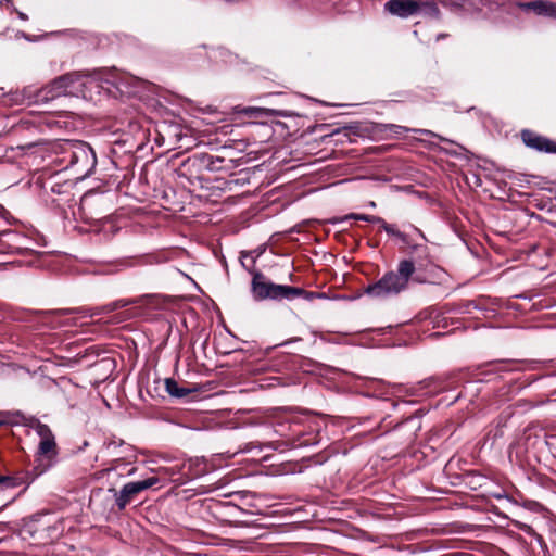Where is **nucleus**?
I'll use <instances>...</instances> for the list:
<instances>
[{
  "label": "nucleus",
  "instance_id": "obj_1",
  "mask_svg": "<svg viewBox=\"0 0 556 556\" xmlns=\"http://www.w3.org/2000/svg\"><path fill=\"white\" fill-rule=\"evenodd\" d=\"M414 273V263L409 260H403L399 263L396 271H389L377 282L368 285L365 292L370 296L379 299L396 295L406 289Z\"/></svg>",
  "mask_w": 556,
  "mask_h": 556
},
{
  "label": "nucleus",
  "instance_id": "obj_2",
  "mask_svg": "<svg viewBox=\"0 0 556 556\" xmlns=\"http://www.w3.org/2000/svg\"><path fill=\"white\" fill-rule=\"evenodd\" d=\"M88 76L81 73H68L56 79L51 85L41 90L42 98H58L61 96H85L84 88L86 86Z\"/></svg>",
  "mask_w": 556,
  "mask_h": 556
},
{
  "label": "nucleus",
  "instance_id": "obj_3",
  "mask_svg": "<svg viewBox=\"0 0 556 556\" xmlns=\"http://www.w3.org/2000/svg\"><path fill=\"white\" fill-rule=\"evenodd\" d=\"M252 289L255 299L265 300H280L290 299V294L299 293L294 287L276 285L265 280V277L261 273H256L253 276Z\"/></svg>",
  "mask_w": 556,
  "mask_h": 556
},
{
  "label": "nucleus",
  "instance_id": "obj_4",
  "mask_svg": "<svg viewBox=\"0 0 556 556\" xmlns=\"http://www.w3.org/2000/svg\"><path fill=\"white\" fill-rule=\"evenodd\" d=\"M157 477H150L141 481L126 483L119 493L115 494V503L123 510L140 492L159 483Z\"/></svg>",
  "mask_w": 556,
  "mask_h": 556
},
{
  "label": "nucleus",
  "instance_id": "obj_5",
  "mask_svg": "<svg viewBox=\"0 0 556 556\" xmlns=\"http://www.w3.org/2000/svg\"><path fill=\"white\" fill-rule=\"evenodd\" d=\"M64 153L70 154V162L72 164L78 163L80 161H88L91 156L94 159V154L92 149L80 141H65L63 144H59Z\"/></svg>",
  "mask_w": 556,
  "mask_h": 556
},
{
  "label": "nucleus",
  "instance_id": "obj_6",
  "mask_svg": "<svg viewBox=\"0 0 556 556\" xmlns=\"http://www.w3.org/2000/svg\"><path fill=\"white\" fill-rule=\"evenodd\" d=\"M384 8L393 15L408 17L418 12L419 4L414 0H390L386 2Z\"/></svg>",
  "mask_w": 556,
  "mask_h": 556
},
{
  "label": "nucleus",
  "instance_id": "obj_7",
  "mask_svg": "<svg viewBox=\"0 0 556 556\" xmlns=\"http://www.w3.org/2000/svg\"><path fill=\"white\" fill-rule=\"evenodd\" d=\"M37 437H39V443L37 452H60L55 435L51 429L37 420Z\"/></svg>",
  "mask_w": 556,
  "mask_h": 556
},
{
  "label": "nucleus",
  "instance_id": "obj_8",
  "mask_svg": "<svg viewBox=\"0 0 556 556\" xmlns=\"http://www.w3.org/2000/svg\"><path fill=\"white\" fill-rule=\"evenodd\" d=\"M522 140L523 142L533 149H536L539 151H552V142L530 130H523L522 131Z\"/></svg>",
  "mask_w": 556,
  "mask_h": 556
},
{
  "label": "nucleus",
  "instance_id": "obj_9",
  "mask_svg": "<svg viewBox=\"0 0 556 556\" xmlns=\"http://www.w3.org/2000/svg\"><path fill=\"white\" fill-rule=\"evenodd\" d=\"M59 460V452H37V477L53 468Z\"/></svg>",
  "mask_w": 556,
  "mask_h": 556
},
{
  "label": "nucleus",
  "instance_id": "obj_10",
  "mask_svg": "<svg viewBox=\"0 0 556 556\" xmlns=\"http://www.w3.org/2000/svg\"><path fill=\"white\" fill-rule=\"evenodd\" d=\"M521 7L525 9H531L536 14H540V15H547V16L556 17V4H553L551 2L535 0V1L523 3V4H521Z\"/></svg>",
  "mask_w": 556,
  "mask_h": 556
},
{
  "label": "nucleus",
  "instance_id": "obj_11",
  "mask_svg": "<svg viewBox=\"0 0 556 556\" xmlns=\"http://www.w3.org/2000/svg\"><path fill=\"white\" fill-rule=\"evenodd\" d=\"M166 392L177 399H182L189 395L193 390L188 388L179 387L177 381L173 378H166L164 381Z\"/></svg>",
  "mask_w": 556,
  "mask_h": 556
},
{
  "label": "nucleus",
  "instance_id": "obj_12",
  "mask_svg": "<svg viewBox=\"0 0 556 556\" xmlns=\"http://www.w3.org/2000/svg\"><path fill=\"white\" fill-rule=\"evenodd\" d=\"M381 228L388 233V235H391V236H394L396 238H399L401 241L403 242H406L407 239H406V236L401 232L396 227L395 225H391V224H388L386 223L382 218H381V222H379Z\"/></svg>",
  "mask_w": 556,
  "mask_h": 556
},
{
  "label": "nucleus",
  "instance_id": "obj_13",
  "mask_svg": "<svg viewBox=\"0 0 556 556\" xmlns=\"http://www.w3.org/2000/svg\"><path fill=\"white\" fill-rule=\"evenodd\" d=\"M20 484H22V479L20 478L0 475V490L15 488Z\"/></svg>",
  "mask_w": 556,
  "mask_h": 556
},
{
  "label": "nucleus",
  "instance_id": "obj_14",
  "mask_svg": "<svg viewBox=\"0 0 556 556\" xmlns=\"http://www.w3.org/2000/svg\"><path fill=\"white\" fill-rule=\"evenodd\" d=\"M294 289L298 290L299 293L290 294V299H293V298H296V296H303L305 300L312 301L315 298H320L321 296V294H319V293L305 291L302 288L294 287Z\"/></svg>",
  "mask_w": 556,
  "mask_h": 556
},
{
  "label": "nucleus",
  "instance_id": "obj_15",
  "mask_svg": "<svg viewBox=\"0 0 556 556\" xmlns=\"http://www.w3.org/2000/svg\"><path fill=\"white\" fill-rule=\"evenodd\" d=\"M346 218H354V219H358V220H365V222L378 223V224H379V222H381V217H379V216L365 215V214H351Z\"/></svg>",
  "mask_w": 556,
  "mask_h": 556
},
{
  "label": "nucleus",
  "instance_id": "obj_16",
  "mask_svg": "<svg viewBox=\"0 0 556 556\" xmlns=\"http://www.w3.org/2000/svg\"><path fill=\"white\" fill-rule=\"evenodd\" d=\"M386 130H389L390 132L394 134V135H402L404 132H408L410 129L407 128V127H404V126H400V125H394V124H389V125H386L384 126Z\"/></svg>",
  "mask_w": 556,
  "mask_h": 556
},
{
  "label": "nucleus",
  "instance_id": "obj_17",
  "mask_svg": "<svg viewBox=\"0 0 556 556\" xmlns=\"http://www.w3.org/2000/svg\"><path fill=\"white\" fill-rule=\"evenodd\" d=\"M185 467H186V465L184 464L181 466V469L185 468ZM179 470H180V468H177V467H170V468L162 467V468L159 469L160 472H164V473H167V475H170V476H174Z\"/></svg>",
  "mask_w": 556,
  "mask_h": 556
},
{
  "label": "nucleus",
  "instance_id": "obj_18",
  "mask_svg": "<svg viewBox=\"0 0 556 556\" xmlns=\"http://www.w3.org/2000/svg\"><path fill=\"white\" fill-rule=\"evenodd\" d=\"M244 112H245L247 114H250V113H258V112H261V109H258V108H248V109H245V110H244Z\"/></svg>",
  "mask_w": 556,
  "mask_h": 556
},
{
  "label": "nucleus",
  "instance_id": "obj_19",
  "mask_svg": "<svg viewBox=\"0 0 556 556\" xmlns=\"http://www.w3.org/2000/svg\"><path fill=\"white\" fill-rule=\"evenodd\" d=\"M36 147H37V154H38L39 152H41L42 150H45V143H39V142H37V143H36Z\"/></svg>",
  "mask_w": 556,
  "mask_h": 556
},
{
  "label": "nucleus",
  "instance_id": "obj_20",
  "mask_svg": "<svg viewBox=\"0 0 556 556\" xmlns=\"http://www.w3.org/2000/svg\"><path fill=\"white\" fill-rule=\"evenodd\" d=\"M20 37H23V38L27 39L28 41H31V39L29 37H27L23 31H18L16 34V38H20Z\"/></svg>",
  "mask_w": 556,
  "mask_h": 556
},
{
  "label": "nucleus",
  "instance_id": "obj_21",
  "mask_svg": "<svg viewBox=\"0 0 556 556\" xmlns=\"http://www.w3.org/2000/svg\"><path fill=\"white\" fill-rule=\"evenodd\" d=\"M18 16L21 20H27L26 15L22 12H18Z\"/></svg>",
  "mask_w": 556,
  "mask_h": 556
},
{
  "label": "nucleus",
  "instance_id": "obj_22",
  "mask_svg": "<svg viewBox=\"0 0 556 556\" xmlns=\"http://www.w3.org/2000/svg\"><path fill=\"white\" fill-rule=\"evenodd\" d=\"M36 244L38 245L39 244V236L37 235V241H36Z\"/></svg>",
  "mask_w": 556,
  "mask_h": 556
}]
</instances>
